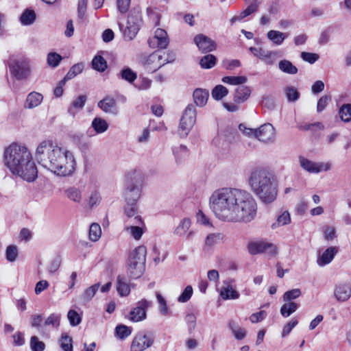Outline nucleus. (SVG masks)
Instances as JSON below:
<instances>
[{
  "label": "nucleus",
  "instance_id": "bb28decb",
  "mask_svg": "<svg viewBox=\"0 0 351 351\" xmlns=\"http://www.w3.org/2000/svg\"><path fill=\"white\" fill-rule=\"evenodd\" d=\"M66 197L75 203H80L82 199V191L75 186H69L64 191Z\"/></svg>",
  "mask_w": 351,
  "mask_h": 351
},
{
  "label": "nucleus",
  "instance_id": "0eeeda50",
  "mask_svg": "<svg viewBox=\"0 0 351 351\" xmlns=\"http://www.w3.org/2000/svg\"><path fill=\"white\" fill-rule=\"evenodd\" d=\"M247 250L251 255L265 253L273 256L277 254V247L273 243L263 241L250 242L247 244Z\"/></svg>",
  "mask_w": 351,
  "mask_h": 351
},
{
  "label": "nucleus",
  "instance_id": "052dcab7",
  "mask_svg": "<svg viewBox=\"0 0 351 351\" xmlns=\"http://www.w3.org/2000/svg\"><path fill=\"white\" fill-rule=\"evenodd\" d=\"M301 291L300 289H293L290 291H286L283 295V300L285 302H291L300 297Z\"/></svg>",
  "mask_w": 351,
  "mask_h": 351
},
{
  "label": "nucleus",
  "instance_id": "3c124183",
  "mask_svg": "<svg viewBox=\"0 0 351 351\" xmlns=\"http://www.w3.org/2000/svg\"><path fill=\"white\" fill-rule=\"evenodd\" d=\"M117 335L121 339H123L132 333L131 328L125 325H119L115 328Z\"/></svg>",
  "mask_w": 351,
  "mask_h": 351
},
{
  "label": "nucleus",
  "instance_id": "f8f14e48",
  "mask_svg": "<svg viewBox=\"0 0 351 351\" xmlns=\"http://www.w3.org/2000/svg\"><path fill=\"white\" fill-rule=\"evenodd\" d=\"M149 306V302L143 299L139 301L136 306L130 313L129 319L135 322H141L146 318V309Z\"/></svg>",
  "mask_w": 351,
  "mask_h": 351
},
{
  "label": "nucleus",
  "instance_id": "c85d7f7f",
  "mask_svg": "<svg viewBox=\"0 0 351 351\" xmlns=\"http://www.w3.org/2000/svg\"><path fill=\"white\" fill-rule=\"evenodd\" d=\"M91 126L97 134L104 133L108 128L106 121L100 117H95L92 121Z\"/></svg>",
  "mask_w": 351,
  "mask_h": 351
},
{
  "label": "nucleus",
  "instance_id": "58836bf2",
  "mask_svg": "<svg viewBox=\"0 0 351 351\" xmlns=\"http://www.w3.org/2000/svg\"><path fill=\"white\" fill-rule=\"evenodd\" d=\"M220 295L223 300L237 299L239 293L232 287H224L221 290Z\"/></svg>",
  "mask_w": 351,
  "mask_h": 351
},
{
  "label": "nucleus",
  "instance_id": "e433bc0d",
  "mask_svg": "<svg viewBox=\"0 0 351 351\" xmlns=\"http://www.w3.org/2000/svg\"><path fill=\"white\" fill-rule=\"evenodd\" d=\"M298 308L297 303L289 302L284 304L280 308V313L284 317H287L294 313Z\"/></svg>",
  "mask_w": 351,
  "mask_h": 351
},
{
  "label": "nucleus",
  "instance_id": "49530a36",
  "mask_svg": "<svg viewBox=\"0 0 351 351\" xmlns=\"http://www.w3.org/2000/svg\"><path fill=\"white\" fill-rule=\"evenodd\" d=\"M339 114L341 119L344 122L351 121V104H346L341 106L339 109Z\"/></svg>",
  "mask_w": 351,
  "mask_h": 351
},
{
  "label": "nucleus",
  "instance_id": "8fccbe9b",
  "mask_svg": "<svg viewBox=\"0 0 351 351\" xmlns=\"http://www.w3.org/2000/svg\"><path fill=\"white\" fill-rule=\"evenodd\" d=\"M62 59V58L60 54L56 52H50L47 55V64L51 67H56L59 65Z\"/></svg>",
  "mask_w": 351,
  "mask_h": 351
},
{
  "label": "nucleus",
  "instance_id": "a211bd4d",
  "mask_svg": "<svg viewBox=\"0 0 351 351\" xmlns=\"http://www.w3.org/2000/svg\"><path fill=\"white\" fill-rule=\"evenodd\" d=\"M152 43L157 44V47L160 49H165L169 45V39L167 32L160 28H158L155 32L154 36L149 40V45Z\"/></svg>",
  "mask_w": 351,
  "mask_h": 351
},
{
  "label": "nucleus",
  "instance_id": "cd10ccee",
  "mask_svg": "<svg viewBox=\"0 0 351 351\" xmlns=\"http://www.w3.org/2000/svg\"><path fill=\"white\" fill-rule=\"evenodd\" d=\"M228 326L237 339L241 340L245 337L246 330L240 327L235 321L231 320Z\"/></svg>",
  "mask_w": 351,
  "mask_h": 351
},
{
  "label": "nucleus",
  "instance_id": "680f3d73",
  "mask_svg": "<svg viewBox=\"0 0 351 351\" xmlns=\"http://www.w3.org/2000/svg\"><path fill=\"white\" fill-rule=\"evenodd\" d=\"M67 317L70 324L73 326L79 325L82 320L80 315L74 310H70L68 312Z\"/></svg>",
  "mask_w": 351,
  "mask_h": 351
},
{
  "label": "nucleus",
  "instance_id": "39448f33",
  "mask_svg": "<svg viewBox=\"0 0 351 351\" xmlns=\"http://www.w3.org/2000/svg\"><path fill=\"white\" fill-rule=\"evenodd\" d=\"M146 247L140 245L131 252L127 261V272L129 278L137 279L144 273L146 261Z\"/></svg>",
  "mask_w": 351,
  "mask_h": 351
},
{
  "label": "nucleus",
  "instance_id": "7c9ffc66",
  "mask_svg": "<svg viewBox=\"0 0 351 351\" xmlns=\"http://www.w3.org/2000/svg\"><path fill=\"white\" fill-rule=\"evenodd\" d=\"M181 119H183L187 122L191 121L193 123H195L196 110L195 106L193 104H189L186 106L181 117Z\"/></svg>",
  "mask_w": 351,
  "mask_h": 351
},
{
  "label": "nucleus",
  "instance_id": "393cba45",
  "mask_svg": "<svg viewBox=\"0 0 351 351\" xmlns=\"http://www.w3.org/2000/svg\"><path fill=\"white\" fill-rule=\"evenodd\" d=\"M193 96L195 104L197 106L203 107L207 102L209 93L206 90L197 88L194 90Z\"/></svg>",
  "mask_w": 351,
  "mask_h": 351
},
{
  "label": "nucleus",
  "instance_id": "ddd939ff",
  "mask_svg": "<svg viewBox=\"0 0 351 351\" xmlns=\"http://www.w3.org/2000/svg\"><path fill=\"white\" fill-rule=\"evenodd\" d=\"M143 225L141 217H136L134 218L132 223L125 224V230L134 239L139 240L143 234V229L141 227Z\"/></svg>",
  "mask_w": 351,
  "mask_h": 351
},
{
  "label": "nucleus",
  "instance_id": "2f4dec72",
  "mask_svg": "<svg viewBox=\"0 0 351 351\" xmlns=\"http://www.w3.org/2000/svg\"><path fill=\"white\" fill-rule=\"evenodd\" d=\"M267 36L269 40L276 45H280L286 38L284 33L276 30L269 31Z\"/></svg>",
  "mask_w": 351,
  "mask_h": 351
},
{
  "label": "nucleus",
  "instance_id": "dca6fc26",
  "mask_svg": "<svg viewBox=\"0 0 351 351\" xmlns=\"http://www.w3.org/2000/svg\"><path fill=\"white\" fill-rule=\"evenodd\" d=\"M141 195V188L133 182L128 183L125 191V199L126 204H136V202Z\"/></svg>",
  "mask_w": 351,
  "mask_h": 351
},
{
  "label": "nucleus",
  "instance_id": "6e6d98bb",
  "mask_svg": "<svg viewBox=\"0 0 351 351\" xmlns=\"http://www.w3.org/2000/svg\"><path fill=\"white\" fill-rule=\"evenodd\" d=\"M6 258L10 262L16 261L18 256V248L16 245H9L5 251Z\"/></svg>",
  "mask_w": 351,
  "mask_h": 351
},
{
  "label": "nucleus",
  "instance_id": "4c0bfd02",
  "mask_svg": "<svg viewBox=\"0 0 351 351\" xmlns=\"http://www.w3.org/2000/svg\"><path fill=\"white\" fill-rule=\"evenodd\" d=\"M245 76H225L222 78V82L230 85H242L247 82Z\"/></svg>",
  "mask_w": 351,
  "mask_h": 351
},
{
  "label": "nucleus",
  "instance_id": "ea45409f",
  "mask_svg": "<svg viewBox=\"0 0 351 351\" xmlns=\"http://www.w3.org/2000/svg\"><path fill=\"white\" fill-rule=\"evenodd\" d=\"M92 67L99 72L104 71L107 68V62L101 56H96L92 60Z\"/></svg>",
  "mask_w": 351,
  "mask_h": 351
},
{
  "label": "nucleus",
  "instance_id": "c03bdc74",
  "mask_svg": "<svg viewBox=\"0 0 351 351\" xmlns=\"http://www.w3.org/2000/svg\"><path fill=\"white\" fill-rule=\"evenodd\" d=\"M157 302L158 303L159 311L160 313L164 316H167L170 314V310L168 307L167 301L158 292L156 293Z\"/></svg>",
  "mask_w": 351,
  "mask_h": 351
},
{
  "label": "nucleus",
  "instance_id": "de8ad7c7",
  "mask_svg": "<svg viewBox=\"0 0 351 351\" xmlns=\"http://www.w3.org/2000/svg\"><path fill=\"white\" fill-rule=\"evenodd\" d=\"M261 3V0H252L250 5L243 10L239 16V19H242L257 10L258 5Z\"/></svg>",
  "mask_w": 351,
  "mask_h": 351
},
{
  "label": "nucleus",
  "instance_id": "603ef678",
  "mask_svg": "<svg viewBox=\"0 0 351 351\" xmlns=\"http://www.w3.org/2000/svg\"><path fill=\"white\" fill-rule=\"evenodd\" d=\"M60 346L64 351H72V338L67 334H62L60 339Z\"/></svg>",
  "mask_w": 351,
  "mask_h": 351
},
{
  "label": "nucleus",
  "instance_id": "f03ea898",
  "mask_svg": "<svg viewBox=\"0 0 351 351\" xmlns=\"http://www.w3.org/2000/svg\"><path fill=\"white\" fill-rule=\"evenodd\" d=\"M35 157L38 164L58 176H71L75 171L73 153L50 141H43L38 145Z\"/></svg>",
  "mask_w": 351,
  "mask_h": 351
},
{
  "label": "nucleus",
  "instance_id": "20e7f679",
  "mask_svg": "<svg viewBox=\"0 0 351 351\" xmlns=\"http://www.w3.org/2000/svg\"><path fill=\"white\" fill-rule=\"evenodd\" d=\"M249 184L253 193L265 204L273 202L277 197V184L271 173L265 169L252 171Z\"/></svg>",
  "mask_w": 351,
  "mask_h": 351
},
{
  "label": "nucleus",
  "instance_id": "7ed1b4c3",
  "mask_svg": "<svg viewBox=\"0 0 351 351\" xmlns=\"http://www.w3.org/2000/svg\"><path fill=\"white\" fill-rule=\"evenodd\" d=\"M3 162L10 172L23 180L34 182L38 177V169L31 152L23 145L12 143L3 152Z\"/></svg>",
  "mask_w": 351,
  "mask_h": 351
},
{
  "label": "nucleus",
  "instance_id": "6e6552de",
  "mask_svg": "<svg viewBox=\"0 0 351 351\" xmlns=\"http://www.w3.org/2000/svg\"><path fill=\"white\" fill-rule=\"evenodd\" d=\"M300 167L310 173H319L322 171L330 170L332 163L330 162H314L304 156L299 157Z\"/></svg>",
  "mask_w": 351,
  "mask_h": 351
},
{
  "label": "nucleus",
  "instance_id": "864d4df0",
  "mask_svg": "<svg viewBox=\"0 0 351 351\" xmlns=\"http://www.w3.org/2000/svg\"><path fill=\"white\" fill-rule=\"evenodd\" d=\"M120 75L122 79L128 81L130 83L133 82L136 79V74L131 69L125 68L120 72Z\"/></svg>",
  "mask_w": 351,
  "mask_h": 351
},
{
  "label": "nucleus",
  "instance_id": "09e8293b",
  "mask_svg": "<svg viewBox=\"0 0 351 351\" xmlns=\"http://www.w3.org/2000/svg\"><path fill=\"white\" fill-rule=\"evenodd\" d=\"M101 235V227L98 223H93L90 225L89 229V238L93 241H97Z\"/></svg>",
  "mask_w": 351,
  "mask_h": 351
},
{
  "label": "nucleus",
  "instance_id": "a19ab883",
  "mask_svg": "<svg viewBox=\"0 0 351 351\" xmlns=\"http://www.w3.org/2000/svg\"><path fill=\"white\" fill-rule=\"evenodd\" d=\"M194 125L195 123L191 121L187 122L180 119V125L178 128L179 135L182 137H186L189 134Z\"/></svg>",
  "mask_w": 351,
  "mask_h": 351
},
{
  "label": "nucleus",
  "instance_id": "9d476101",
  "mask_svg": "<svg viewBox=\"0 0 351 351\" xmlns=\"http://www.w3.org/2000/svg\"><path fill=\"white\" fill-rule=\"evenodd\" d=\"M154 343V337L145 332H138L134 337L131 346V351H143L151 347Z\"/></svg>",
  "mask_w": 351,
  "mask_h": 351
},
{
  "label": "nucleus",
  "instance_id": "72a5a7b5",
  "mask_svg": "<svg viewBox=\"0 0 351 351\" xmlns=\"http://www.w3.org/2000/svg\"><path fill=\"white\" fill-rule=\"evenodd\" d=\"M84 69V64L80 62L75 64L71 66L66 75L64 77V79L66 81L70 80L81 73Z\"/></svg>",
  "mask_w": 351,
  "mask_h": 351
},
{
  "label": "nucleus",
  "instance_id": "a878e982",
  "mask_svg": "<svg viewBox=\"0 0 351 351\" xmlns=\"http://www.w3.org/2000/svg\"><path fill=\"white\" fill-rule=\"evenodd\" d=\"M124 214L125 215V224L132 223L136 217H141L138 215L136 204H126L124 207Z\"/></svg>",
  "mask_w": 351,
  "mask_h": 351
},
{
  "label": "nucleus",
  "instance_id": "423d86ee",
  "mask_svg": "<svg viewBox=\"0 0 351 351\" xmlns=\"http://www.w3.org/2000/svg\"><path fill=\"white\" fill-rule=\"evenodd\" d=\"M8 66L10 74L17 80H26L31 74L30 62L25 58H11Z\"/></svg>",
  "mask_w": 351,
  "mask_h": 351
},
{
  "label": "nucleus",
  "instance_id": "5fc2aeb1",
  "mask_svg": "<svg viewBox=\"0 0 351 351\" xmlns=\"http://www.w3.org/2000/svg\"><path fill=\"white\" fill-rule=\"evenodd\" d=\"M138 29H137L136 25H128L124 30L123 34L125 39L128 40H132L138 32Z\"/></svg>",
  "mask_w": 351,
  "mask_h": 351
},
{
  "label": "nucleus",
  "instance_id": "412c9836",
  "mask_svg": "<svg viewBox=\"0 0 351 351\" xmlns=\"http://www.w3.org/2000/svg\"><path fill=\"white\" fill-rule=\"evenodd\" d=\"M97 106L106 113H117V102L112 97H106L98 102Z\"/></svg>",
  "mask_w": 351,
  "mask_h": 351
},
{
  "label": "nucleus",
  "instance_id": "c9c22d12",
  "mask_svg": "<svg viewBox=\"0 0 351 351\" xmlns=\"http://www.w3.org/2000/svg\"><path fill=\"white\" fill-rule=\"evenodd\" d=\"M291 222L290 214L288 211H284L276 219V221L271 225L272 229H276L278 227L285 226Z\"/></svg>",
  "mask_w": 351,
  "mask_h": 351
},
{
  "label": "nucleus",
  "instance_id": "4d7b16f0",
  "mask_svg": "<svg viewBox=\"0 0 351 351\" xmlns=\"http://www.w3.org/2000/svg\"><path fill=\"white\" fill-rule=\"evenodd\" d=\"M193 292V287L191 285L186 286L183 292L178 297V301L181 303L188 302L191 298Z\"/></svg>",
  "mask_w": 351,
  "mask_h": 351
},
{
  "label": "nucleus",
  "instance_id": "2eb2a0df",
  "mask_svg": "<svg viewBox=\"0 0 351 351\" xmlns=\"http://www.w3.org/2000/svg\"><path fill=\"white\" fill-rule=\"evenodd\" d=\"M191 226V219L189 218H184L175 228L173 233L179 237H186V239L191 240L195 235V232L193 230H189Z\"/></svg>",
  "mask_w": 351,
  "mask_h": 351
},
{
  "label": "nucleus",
  "instance_id": "f3484780",
  "mask_svg": "<svg viewBox=\"0 0 351 351\" xmlns=\"http://www.w3.org/2000/svg\"><path fill=\"white\" fill-rule=\"evenodd\" d=\"M116 289L120 296L124 297L128 295L130 293L128 277L123 274L118 275L116 280Z\"/></svg>",
  "mask_w": 351,
  "mask_h": 351
},
{
  "label": "nucleus",
  "instance_id": "37998d69",
  "mask_svg": "<svg viewBox=\"0 0 351 351\" xmlns=\"http://www.w3.org/2000/svg\"><path fill=\"white\" fill-rule=\"evenodd\" d=\"M228 90L226 87L223 85H217L212 90V97L215 100H221L224 97L228 95Z\"/></svg>",
  "mask_w": 351,
  "mask_h": 351
},
{
  "label": "nucleus",
  "instance_id": "69168bd1",
  "mask_svg": "<svg viewBox=\"0 0 351 351\" xmlns=\"http://www.w3.org/2000/svg\"><path fill=\"white\" fill-rule=\"evenodd\" d=\"M196 221L197 223L203 226H212L208 217L200 210L196 214Z\"/></svg>",
  "mask_w": 351,
  "mask_h": 351
},
{
  "label": "nucleus",
  "instance_id": "1a4fd4ad",
  "mask_svg": "<svg viewBox=\"0 0 351 351\" xmlns=\"http://www.w3.org/2000/svg\"><path fill=\"white\" fill-rule=\"evenodd\" d=\"M164 55H162L161 51H156L151 53L148 56H145L141 59V64L144 69L148 73H154L163 66L161 63Z\"/></svg>",
  "mask_w": 351,
  "mask_h": 351
},
{
  "label": "nucleus",
  "instance_id": "4be33fe9",
  "mask_svg": "<svg viewBox=\"0 0 351 351\" xmlns=\"http://www.w3.org/2000/svg\"><path fill=\"white\" fill-rule=\"evenodd\" d=\"M252 93L249 86L241 85L238 86L234 91V101L237 104H241L248 99Z\"/></svg>",
  "mask_w": 351,
  "mask_h": 351
},
{
  "label": "nucleus",
  "instance_id": "a18cd8bd",
  "mask_svg": "<svg viewBox=\"0 0 351 351\" xmlns=\"http://www.w3.org/2000/svg\"><path fill=\"white\" fill-rule=\"evenodd\" d=\"M216 64V58L212 54H208L202 57L199 61V64L203 69H211Z\"/></svg>",
  "mask_w": 351,
  "mask_h": 351
},
{
  "label": "nucleus",
  "instance_id": "774afa93",
  "mask_svg": "<svg viewBox=\"0 0 351 351\" xmlns=\"http://www.w3.org/2000/svg\"><path fill=\"white\" fill-rule=\"evenodd\" d=\"M87 97L86 95H80L72 103V107L78 110L84 108L86 101Z\"/></svg>",
  "mask_w": 351,
  "mask_h": 351
},
{
  "label": "nucleus",
  "instance_id": "79ce46f5",
  "mask_svg": "<svg viewBox=\"0 0 351 351\" xmlns=\"http://www.w3.org/2000/svg\"><path fill=\"white\" fill-rule=\"evenodd\" d=\"M36 20V14L33 10H26L21 16V23L24 25L32 24Z\"/></svg>",
  "mask_w": 351,
  "mask_h": 351
},
{
  "label": "nucleus",
  "instance_id": "5701e85b",
  "mask_svg": "<svg viewBox=\"0 0 351 351\" xmlns=\"http://www.w3.org/2000/svg\"><path fill=\"white\" fill-rule=\"evenodd\" d=\"M225 240V236L221 232H214L208 234L205 239L204 248H210L215 245L223 243Z\"/></svg>",
  "mask_w": 351,
  "mask_h": 351
},
{
  "label": "nucleus",
  "instance_id": "f257e3e1",
  "mask_svg": "<svg viewBox=\"0 0 351 351\" xmlns=\"http://www.w3.org/2000/svg\"><path fill=\"white\" fill-rule=\"evenodd\" d=\"M211 210L220 220L250 223L257 214V204L247 191L224 187L215 190L209 198Z\"/></svg>",
  "mask_w": 351,
  "mask_h": 351
},
{
  "label": "nucleus",
  "instance_id": "b1692460",
  "mask_svg": "<svg viewBox=\"0 0 351 351\" xmlns=\"http://www.w3.org/2000/svg\"><path fill=\"white\" fill-rule=\"evenodd\" d=\"M334 295L336 300L343 302L347 301L350 297L349 289L346 285H339L335 287Z\"/></svg>",
  "mask_w": 351,
  "mask_h": 351
},
{
  "label": "nucleus",
  "instance_id": "9b49d317",
  "mask_svg": "<svg viewBox=\"0 0 351 351\" xmlns=\"http://www.w3.org/2000/svg\"><path fill=\"white\" fill-rule=\"evenodd\" d=\"M276 132L271 123H264L256 129V138L259 141L269 143L274 141Z\"/></svg>",
  "mask_w": 351,
  "mask_h": 351
},
{
  "label": "nucleus",
  "instance_id": "0e129e2a",
  "mask_svg": "<svg viewBox=\"0 0 351 351\" xmlns=\"http://www.w3.org/2000/svg\"><path fill=\"white\" fill-rule=\"evenodd\" d=\"M276 59L277 52L274 51H267L262 61L268 65H272L275 63Z\"/></svg>",
  "mask_w": 351,
  "mask_h": 351
},
{
  "label": "nucleus",
  "instance_id": "4468645a",
  "mask_svg": "<svg viewBox=\"0 0 351 351\" xmlns=\"http://www.w3.org/2000/svg\"><path fill=\"white\" fill-rule=\"evenodd\" d=\"M194 42L202 53L210 52L216 49L215 42L204 34L197 35Z\"/></svg>",
  "mask_w": 351,
  "mask_h": 351
},
{
  "label": "nucleus",
  "instance_id": "e2e57ef3",
  "mask_svg": "<svg viewBox=\"0 0 351 351\" xmlns=\"http://www.w3.org/2000/svg\"><path fill=\"white\" fill-rule=\"evenodd\" d=\"M30 346L33 351H43L45 348V345L43 341H38L36 336H33L30 339Z\"/></svg>",
  "mask_w": 351,
  "mask_h": 351
},
{
  "label": "nucleus",
  "instance_id": "aec40b11",
  "mask_svg": "<svg viewBox=\"0 0 351 351\" xmlns=\"http://www.w3.org/2000/svg\"><path fill=\"white\" fill-rule=\"evenodd\" d=\"M338 250L336 247H328L317 259V263L320 267H324L332 262Z\"/></svg>",
  "mask_w": 351,
  "mask_h": 351
},
{
  "label": "nucleus",
  "instance_id": "f704fd0d",
  "mask_svg": "<svg viewBox=\"0 0 351 351\" xmlns=\"http://www.w3.org/2000/svg\"><path fill=\"white\" fill-rule=\"evenodd\" d=\"M286 97L289 102H294L300 98V92L292 86H286L284 89Z\"/></svg>",
  "mask_w": 351,
  "mask_h": 351
},
{
  "label": "nucleus",
  "instance_id": "473e14b6",
  "mask_svg": "<svg viewBox=\"0 0 351 351\" xmlns=\"http://www.w3.org/2000/svg\"><path fill=\"white\" fill-rule=\"evenodd\" d=\"M100 284L96 283L87 289H85V291L83 292V293L81 295L82 300L84 302H89L95 295L97 291H98L99 288Z\"/></svg>",
  "mask_w": 351,
  "mask_h": 351
},
{
  "label": "nucleus",
  "instance_id": "338daca9",
  "mask_svg": "<svg viewBox=\"0 0 351 351\" xmlns=\"http://www.w3.org/2000/svg\"><path fill=\"white\" fill-rule=\"evenodd\" d=\"M267 316V312L265 311H260L259 312L253 313L250 317V320L252 323L261 322Z\"/></svg>",
  "mask_w": 351,
  "mask_h": 351
},
{
  "label": "nucleus",
  "instance_id": "c756f323",
  "mask_svg": "<svg viewBox=\"0 0 351 351\" xmlns=\"http://www.w3.org/2000/svg\"><path fill=\"white\" fill-rule=\"evenodd\" d=\"M279 69L283 73L295 75L298 73V69L290 61L287 60H280L278 63Z\"/></svg>",
  "mask_w": 351,
  "mask_h": 351
},
{
  "label": "nucleus",
  "instance_id": "6ab92c4d",
  "mask_svg": "<svg viewBox=\"0 0 351 351\" xmlns=\"http://www.w3.org/2000/svg\"><path fill=\"white\" fill-rule=\"evenodd\" d=\"M43 96L41 93L32 91L27 95L23 107L25 109L35 108L43 102Z\"/></svg>",
  "mask_w": 351,
  "mask_h": 351
},
{
  "label": "nucleus",
  "instance_id": "bf43d9fd",
  "mask_svg": "<svg viewBox=\"0 0 351 351\" xmlns=\"http://www.w3.org/2000/svg\"><path fill=\"white\" fill-rule=\"evenodd\" d=\"M141 15L139 12H136V14L131 13L128 18V25H136L137 29H140V27L141 25Z\"/></svg>",
  "mask_w": 351,
  "mask_h": 351
},
{
  "label": "nucleus",
  "instance_id": "13d9d810",
  "mask_svg": "<svg viewBox=\"0 0 351 351\" xmlns=\"http://www.w3.org/2000/svg\"><path fill=\"white\" fill-rule=\"evenodd\" d=\"M60 315L56 313L51 314L45 321V326H52L58 328L60 326Z\"/></svg>",
  "mask_w": 351,
  "mask_h": 351
}]
</instances>
